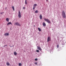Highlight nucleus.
<instances>
[{"mask_svg":"<svg viewBox=\"0 0 66 66\" xmlns=\"http://www.w3.org/2000/svg\"><path fill=\"white\" fill-rule=\"evenodd\" d=\"M25 4H28V3L27 2V1H25Z\"/></svg>","mask_w":66,"mask_h":66,"instance_id":"18","label":"nucleus"},{"mask_svg":"<svg viewBox=\"0 0 66 66\" xmlns=\"http://www.w3.org/2000/svg\"><path fill=\"white\" fill-rule=\"evenodd\" d=\"M43 25L44 26V27H46V24L45 23L43 22Z\"/></svg>","mask_w":66,"mask_h":66,"instance_id":"10","label":"nucleus"},{"mask_svg":"<svg viewBox=\"0 0 66 66\" xmlns=\"http://www.w3.org/2000/svg\"><path fill=\"white\" fill-rule=\"evenodd\" d=\"M23 9H26V7H23Z\"/></svg>","mask_w":66,"mask_h":66,"instance_id":"23","label":"nucleus"},{"mask_svg":"<svg viewBox=\"0 0 66 66\" xmlns=\"http://www.w3.org/2000/svg\"><path fill=\"white\" fill-rule=\"evenodd\" d=\"M44 20H45V21H47V22L48 23H51V22L49 20L46 19H44Z\"/></svg>","mask_w":66,"mask_h":66,"instance_id":"2","label":"nucleus"},{"mask_svg":"<svg viewBox=\"0 0 66 66\" xmlns=\"http://www.w3.org/2000/svg\"><path fill=\"white\" fill-rule=\"evenodd\" d=\"M21 13L20 11H19L18 13V17L19 18H21Z\"/></svg>","mask_w":66,"mask_h":66,"instance_id":"4","label":"nucleus"},{"mask_svg":"<svg viewBox=\"0 0 66 66\" xmlns=\"http://www.w3.org/2000/svg\"><path fill=\"white\" fill-rule=\"evenodd\" d=\"M6 20L7 21V22H9V18H6Z\"/></svg>","mask_w":66,"mask_h":66,"instance_id":"12","label":"nucleus"},{"mask_svg":"<svg viewBox=\"0 0 66 66\" xmlns=\"http://www.w3.org/2000/svg\"><path fill=\"white\" fill-rule=\"evenodd\" d=\"M42 15L41 14H40V19H42Z\"/></svg>","mask_w":66,"mask_h":66,"instance_id":"11","label":"nucleus"},{"mask_svg":"<svg viewBox=\"0 0 66 66\" xmlns=\"http://www.w3.org/2000/svg\"><path fill=\"white\" fill-rule=\"evenodd\" d=\"M3 13V12H1V14H2Z\"/></svg>","mask_w":66,"mask_h":66,"instance_id":"24","label":"nucleus"},{"mask_svg":"<svg viewBox=\"0 0 66 66\" xmlns=\"http://www.w3.org/2000/svg\"><path fill=\"white\" fill-rule=\"evenodd\" d=\"M36 51H37V52H39V50H36Z\"/></svg>","mask_w":66,"mask_h":66,"instance_id":"21","label":"nucleus"},{"mask_svg":"<svg viewBox=\"0 0 66 66\" xmlns=\"http://www.w3.org/2000/svg\"><path fill=\"white\" fill-rule=\"evenodd\" d=\"M34 26V27H35V26Z\"/></svg>","mask_w":66,"mask_h":66,"instance_id":"31","label":"nucleus"},{"mask_svg":"<svg viewBox=\"0 0 66 66\" xmlns=\"http://www.w3.org/2000/svg\"><path fill=\"white\" fill-rule=\"evenodd\" d=\"M46 1H48V0H46Z\"/></svg>","mask_w":66,"mask_h":66,"instance_id":"27","label":"nucleus"},{"mask_svg":"<svg viewBox=\"0 0 66 66\" xmlns=\"http://www.w3.org/2000/svg\"><path fill=\"white\" fill-rule=\"evenodd\" d=\"M5 9L6 10V8H5Z\"/></svg>","mask_w":66,"mask_h":66,"instance_id":"28","label":"nucleus"},{"mask_svg":"<svg viewBox=\"0 0 66 66\" xmlns=\"http://www.w3.org/2000/svg\"><path fill=\"white\" fill-rule=\"evenodd\" d=\"M27 1V0H26V1Z\"/></svg>","mask_w":66,"mask_h":66,"instance_id":"30","label":"nucleus"},{"mask_svg":"<svg viewBox=\"0 0 66 66\" xmlns=\"http://www.w3.org/2000/svg\"><path fill=\"white\" fill-rule=\"evenodd\" d=\"M35 64H36V65L37 64V62H36L35 63Z\"/></svg>","mask_w":66,"mask_h":66,"instance_id":"25","label":"nucleus"},{"mask_svg":"<svg viewBox=\"0 0 66 66\" xmlns=\"http://www.w3.org/2000/svg\"><path fill=\"white\" fill-rule=\"evenodd\" d=\"M12 8L13 9V10L14 11H15V9L14 8V6H13L12 7Z\"/></svg>","mask_w":66,"mask_h":66,"instance_id":"14","label":"nucleus"},{"mask_svg":"<svg viewBox=\"0 0 66 66\" xmlns=\"http://www.w3.org/2000/svg\"><path fill=\"white\" fill-rule=\"evenodd\" d=\"M36 6H37V4H34V7L33 9L34 10V9H35V8L36 7Z\"/></svg>","mask_w":66,"mask_h":66,"instance_id":"5","label":"nucleus"},{"mask_svg":"<svg viewBox=\"0 0 66 66\" xmlns=\"http://www.w3.org/2000/svg\"><path fill=\"white\" fill-rule=\"evenodd\" d=\"M17 53L16 52H14V54L15 55H17Z\"/></svg>","mask_w":66,"mask_h":66,"instance_id":"13","label":"nucleus"},{"mask_svg":"<svg viewBox=\"0 0 66 66\" xmlns=\"http://www.w3.org/2000/svg\"><path fill=\"white\" fill-rule=\"evenodd\" d=\"M51 40H50V37H48L47 38V42H48L49 41H50Z\"/></svg>","mask_w":66,"mask_h":66,"instance_id":"6","label":"nucleus"},{"mask_svg":"<svg viewBox=\"0 0 66 66\" xmlns=\"http://www.w3.org/2000/svg\"><path fill=\"white\" fill-rule=\"evenodd\" d=\"M10 24H11V25H12V23H11V22H10L8 23L7 24V26H9L10 25Z\"/></svg>","mask_w":66,"mask_h":66,"instance_id":"7","label":"nucleus"},{"mask_svg":"<svg viewBox=\"0 0 66 66\" xmlns=\"http://www.w3.org/2000/svg\"><path fill=\"white\" fill-rule=\"evenodd\" d=\"M37 48L39 50H40V51L42 50V49L40 48V47H37Z\"/></svg>","mask_w":66,"mask_h":66,"instance_id":"9","label":"nucleus"},{"mask_svg":"<svg viewBox=\"0 0 66 66\" xmlns=\"http://www.w3.org/2000/svg\"><path fill=\"white\" fill-rule=\"evenodd\" d=\"M4 35L5 36H9V33H6L4 34Z\"/></svg>","mask_w":66,"mask_h":66,"instance_id":"8","label":"nucleus"},{"mask_svg":"<svg viewBox=\"0 0 66 66\" xmlns=\"http://www.w3.org/2000/svg\"><path fill=\"white\" fill-rule=\"evenodd\" d=\"M21 65H22V64H21V63H19V66H21Z\"/></svg>","mask_w":66,"mask_h":66,"instance_id":"19","label":"nucleus"},{"mask_svg":"<svg viewBox=\"0 0 66 66\" xmlns=\"http://www.w3.org/2000/svg\"><path fill=\"white\" fill-rule=\"evenodd\" d=\"M14 25H15V26H21L20 24L18 22L15 23Z\"/></svg>","mask_w":66,"mask_h":66,"instance_id":"3","label":"nucleus"},{"mask_svg":"<svg viewBox=\"0 0 66 66\" xmlns=\"http://www.w3.org/2000/svg\"><path fill=\"white\" fill-rule=\"evenodd\" d=\"M62 15L63 18H66V14H65V12H64V11H63L62 13Z\"/></svg>","mask_w":66,"mask_h":66,"instance_id":"1","label":"nucleus"},{"mask_svg":"<svg viewBox=\"0 0 66 66\" xmlns=\"http://www.w3.org/2000/svg\"><path fill=\"white\" fill-rule=\"evenodd\" d=\"M38 11L37 10H36L35 11V13H38Z\"/></svg>","mask_w":66,"mask_h":66,"instance_id":"16","label":"nucleus"},{"mask_svg":"<svg viewBox=\"0 0 66 66\" xmlns=\"http://www.w3.org/2000/svg\"><path fill=\"white\" fill-rule=\"evenodd\" d=\"M57 48H59V45H57Z\"/></svg>","mask_w":66,"mask_h":66,"instance_id":"20","label":"nucleus"},{"mask_svg":"<svg viewBox=\"0 0 66 66\" xmlns=\"http://www.w3.org/2000/svg\"><path fill=\"white\" fill-rule=\"evenodd\" d=\"M37 60H38L37 59H35V61H37Z\"/></svg>","mask_w":66,"mask_h":66,"instance_id":"22","label":"nucleus"},{"mask_svg":"<svg viewBox=\"0 0 66 66\" xmlns=\"http://www.w3.org/2000/svg\"><path fill=\"white\" fill-rule=\"evenodd\" d=\"M7 46V45H4V47H5V46Z\"/></svg>","mask_w":66,"mask_h":66,"instance_id":"26","label":"nucleus"},{"mask_svg":"<svg viewBox=\"0 0 66 66\" xmlns=\"http://www.w3.org/2000/svg\"><path fill=\"white\" fill-rule=\"evenodd\" d=\"M38 29L39 31L40 32V31H41V29H40V28H38Z\"/></svg>","mask_w":66,"mask_h":66,"instance_id":"15","label":"nucleus"},{"mask_svg":"<svg viewBox=\"0 0 66 66\" xmlns=\"http://www.w3.org/2000/svg\"><path fill=\"white\" fill-rule=\"evenodd\" d=\"M6 64L7 65H10V63L9 62H7Z\"/></svg>","mask_w":66,"mask_h":66,"instance_id":"17","label":"nucleus"},{"mask_svg":"<svg viewBox=\"0 0 66 66\" xmlns=\"http://www.w3.org/2000/svg\"><path fill=\"white\" fill-rule=\"evenodd\" d=\"M38 1H39V0H37Z\"/></svg>","mask_w":66,"mask_h":66,"instance_id":"29","label":"nucleus"}]
</instances>
